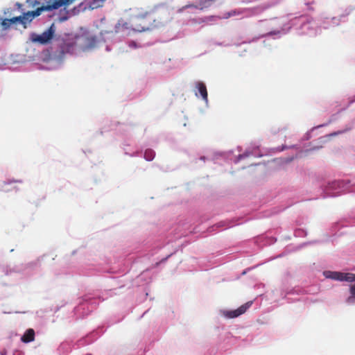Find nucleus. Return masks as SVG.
I'll list each match as a JSON object with an SVG mask.
<instances>
[{"instance_id": "ddd939ff", "label": "nucleus", "mask_w": 355, "mask_h": 355, "mask_svg": "<svg viewBox=\"0 0 355 355\" xmlns=\"http://www.w3.org/2000/svg\"><path fill=\"white\" fill-rule=\"evenodd\" d=\"M236 15V12L235 10H234V11L227 13L226 15L225 16V18L227 19V18H229V17Z\"/></svg>"}, {"instance_id": "dca6fc26", "label": "nucleus", "mask_w": 355, "mask_h": 355, "mask_svg": "<svg viewBox=\"0 0 355 355\" xmlns=\"http://www.w3.org/2000/svg\"><path fill=\"white\" fill-rule=\"evenodd\" d=\"M73 1H75L76 0H73Z\"/></svg>"}, {"instance_id": "2eb2a0df", "label": "nucleus", "mask_w": 355, "mask_h": 355, "mask_svg": "<svg viewBox=\"0 0 355 355\" xmlns=\"http://www.w3.org/2000/svg\"><path fill=\"white\" fill-rule=\"evenodd\" d=\"M16 6H17L19 8H20L21 7V3H17Z\"/></svg>"}, {"instance_id": "6e6552de", "label": "nucleus", "mask_w": 355, "mask_h": 355, "mask_svg": "<svg viewBox=\"0 0 355 355\" xmlns=\"http://www.w3.org/2000/svg\"><path fill=\"white\" fill-rule=\"evenodd\" d=\"M17 23L16 17L10 18V19H3L1 21V25L3 27V30H8L10 28V26L13 24H16Z\"/></svg>"}, {"instance_id": "f257e3e1", "label": "nucleus", "mask_w": 355, "mask_h": 355, "mask_svg": "<svg viewBox=\"0 0 355 355\" xmlns=\"http://www.w3.org/2000/svg\"><path fill=\"white\" fill-rule=\"evenodd\" d=\"M73 2V0H49L46 5L37 7L35 10L28 11L20 16L16 17L17 21L21 24L24 28H26L33 20L43 12L52 11L61 7L66 8Z\"/></svg>"}, {"instance_id": "4468645a", "label": "nucleus", "mask_w": 355, "mask_h": 355, "mask_svg": "<svg viewBox=\"0 0 355 355\" xmlns=\"http://www.w3.org/2000/svg\"><path fill=\"white\" fill-rule=\"evenodd\" d=\"M66 46H67V49H69L70 48H73V44H66Z\"/></svg>"}, {"instance_id": "9b49d317", "label": "nucleus", "mask_w": 355, "mask_h": 355, "mask_svg": "<svg viewBox=\"0 0 355 355\" xmlns=\"http://www.w3.org/2000/svg\"><path fill=\"white\" fill-rule=\"evenodd\" d=\"M104 0H93L90 3V7L92 9L99 8L103 6Z\"/></svg>"}, {"instance_id": "7ed1b4c3", "label": "nucleus", "mask_w": 355, "mask_h": 355, "mask_svg": "<svg viewBox=\"0 0 355 355\" xmlns=\"http://www.w3.org/2000/svg\"><path fill=\"white\" fill-rule=\"evenodd\" d=\"M55 25L54 24H52L50 27L42 34L32 33L31 35V40L33 43L45 45L51 42L55 35Z\"/></svg>"}, {"instance_id": "f8f14e48", "label": "nucleus", "mask_w": 355, "mask_h": 355, "mask_svg": "<svg viewBox=\"0 0 355 355\" xmlns=\"http://www.w3.org/2000/svg\"><path fill=\"white\" fill-rule=\"evenodd\" d=\"M26 2L33 8L38 6L40 4V1L37 0H27Z\"/></svg>"}, {"instance_id": "39448f33", "label": "nucleus", "mask_w": 355, "mask_h": 355, "mask_svg": "<svg viewBox=\"0 0 355 355\" xmlns=\"http://www.w3.org/2000/svg\"><path fill=\"white\" fill-rule=\"evenodd\" d=\"M252 302H248L241 306L236 310L226 311L225 315L229 318H234L243 314L252 305Z\"/></svg>"}, {"instance_id": "0eeeda50", "label": "nucleus", "mask_w": 355, "mask_h": 355, "mask_svg": "<svg viewBox=\"0 0 355 355\" xmlns=\"http://www.w3.org/2000/svg\"><path fill=\"white\" fill-rule=\"evenodd\" d=\"M35 331L33 329H28L21 338V342L28 343L35 340Z\"/></svg>"}, {"instance_id": "1a4fd4ad", "label": "nucleus", "mask_w": 355, "mask_h": 355, "mask_svg": "<svg viewBox=\"0 0 355 355\" xmlns=\"http://www.w3.org/2000/svg\"><path fill=\"white\" fill-rule=\"evenodd\" d=\"M350 296L347 297L346 302L348 304L355 303V284L350 286Z\"/></svg>"}, {"instance_id": "20e7f679", "label": "nucleus", "mask_w": 355, "mask_h": 355, "mask_svg": "<svg viewBox=\"0 0 355 355\" xmlns=\"http://www.w3.org/2000/svg\"><path fill=\"white\" fill-rule=\"evenodd\" d=\"M330 273L329 275H327V277L335 280L339 281H346L349 282H355V274L353 273H344L340 272H329Z\"/></svg>"}, {"instance_id": "9d476101", "label": "nucleus", "mask_w": 355, "mask_h": 355, "mask_svg": "<svg viewBox=\"0 0 355 355\" xmlns=\"http://www.w3.org/2000/svg\"><path fill=\"white\" fill-rule=\"evenodd\" d=\"M155 157V153L150 149H148L144 153V157L147 161H151Z\"/></svg>"}, {"instance_id": "f03ea898", "label": "nucleus", "mask_w": 355, "mask_h": 355, "mask_svg": "<svg viewBox=\"0 0 355 355\" xmlns=\"http://www.w3.org/2000/svg\"><path fill=\"white\" fill-rule=\"evenodd\" d=\"M153 17L148 14L136 15L132 19V28L139 32L149 30L152 25Z\"/></svg>"}, {"instance_id": "423d86ee", "label": "nucleus", "mask_w": 355, "mask_h": 355, "mask_svg": "<svg viewBox=\"0 0 355 355\" xmlns=\"http://www.w3.org/2000/svg\"><path fill=\"white\" fill-rule=\"evenodd\" d=\"M196 87L198 89L202 98L207 102L208 101V94L205 84L199 81L196 83Z\"/></svg>"}]
</instances>
